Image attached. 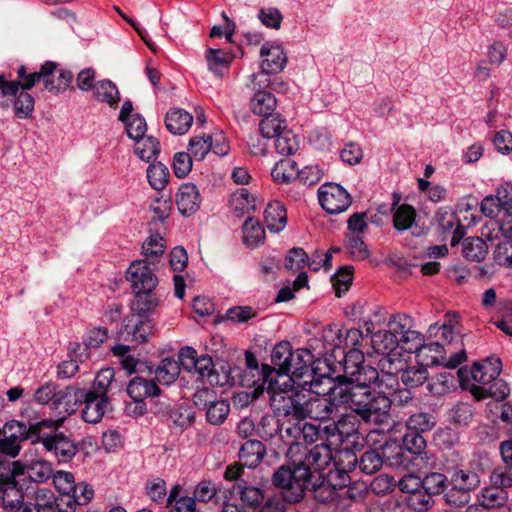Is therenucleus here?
I'll use <instances>...</instances> for the list:
<instances>
[{
	"label": "nucleus",
	"instance_id": "17",
	"mask_svg": "<svg viewBox=\"0 0 512 512\" xmlns=\"http://www.w3.org/2000/svg\"><path fill=\"white\" fill-rule=\"evenodd\" d=\"M313 355L308 349H297L292 351V356L289 358V374L292 378L299 381V385L303 386L304 380H312L320 378L317 376L314 369L311 367Z\"/></svg>",
	"mask_w": 512,
	"mask_h": 512
},
{
	"label": "nucleus",
	"instance_id": "43",
	"mask_svg": "<svg viewBox=\"0 0 512 512\" xmlns=\"http://www.w3.org/2000/svg\"><path fill=\"white\" fill-rule=\"evenodd\" d=\"M427 366H411L401 372V381L407 388H417L429 380Z\"/></svg>",
	"mask_w": 512,
	"mask_h": 512
},
{
	"label": "nucleus",
	"instance_id": "60",
	"mask_svg": "<svg viewBox=\"0 0 512 512\" xmlns=\"http://www.w3.org/2000/svg\"><path fill=\"white\" fill-rule=\"evenodd\" d=\"M364 365V355L360 349H350L344 357L343 370L341 377L351 378L357 374L360 367Z\"/></svg>",
	"mask_w": 512,
	"mask_h": 512
},
{
	"label": "nucleus",
	"instance_id": "18",
	"mask_svg": "<svg viewBox=\"0 0 512 512\" xmlns=\"http://www.w3.org/2000/svg\"><path fill=\"white\" fill-rule=\"evenodd\" d=\"M39 442L47 451H53L59 462L71 460L78 451V446L63 433L40 436Z\"/></svg>",
	"mask_w": 512,
	"mask_h": 512
},
{
	"label": "nucleus",
	"instance_id": "22",
	"mask_svg": "<svg viewBox=\"0 0 512 512\" xmlns=\"http://www.w3.org/2000/svg\"><path fill=\"white\" fill-rule=\"evenodd\" d=\"M201 196L198 188L193 183H185L180 186L176 194V205L183 216H190L200 208Z\"/></svg>",
	"mask_w": 512,
	"mask_h": 512
},
{
	"label": "nucleus",
	"instance_id": "62",
	"mask_svg": "<svg viewBox=\"0 0 512 512\" xmlns=\"http://www.w3.org/2000/svg\"><path fill=\"white\" fill-rule=\"evenodd\" d=\"M399 340V347L407 353H415L416 356L423 343V335L412 328L405 331Z\"/></svg>",
	"mask_w": 512,
	"mask_h": 512
},
{
	"label": "nucleus",
	"instance_id": "39",
	"mask_svg": "<svg viewBox=\"0 0 512 512\" xmlns=\"http://www.w3.org/2000/svg\"><path fill=\"white\" fill-rule=\"evenodd\" d=\"M242 232L243 242L247 246L256 247L263 244L265 241L264 228L252 217H248L245 220L242 226Z\"/></svg>",
	"mask_w": 512,
	"mask_h": 512
},
{
	"label": "nucleus",
	"instance_id": "25",
	"mask_svg": "<svg viewBox=\"0 0 512 512\" xmlns=\"http://www.w3.org/2000/svg\"><path fill=\"white\" fill-rule=\"evenodd\" d=\"M253 96L250 99V109L258 116H268L274 112L277 107V99L271 91L265 88L252 89Z\"/></svg>",
	"mask_w": 512,
	"mask_h": 512
},
{
	"label": "nucleus",
	"instance_id": "61",
	"mask_svg": "<svg viewBox=\"0 0 512 512\" xmlns=\"http://www.w3.org/2000/svg\"><path fill=\"white\" fill-rule=\"evenodd\" d=\"M135 309L138 316H146V314L155 311L159 305V298L153 292L135 293Z\"/></svg>",
	"mask_w": 512,
	"mask_h": 512
},
{
	"label": "nucleus",
	"instance_id": "63",
	"mask_svg": "<svg viewBox=\"0 0 512 512\" xmlns=\"http://www.w3.org/2000/svg\"><path fill=\"white\" fill-rule=\"evenodd\" d=\"M230 411V405L225 400H216L206 408L207 421L212 425L222 424Z\"/></svg>",
	"mask_w": 512,
	"mask_h": 512
},
{
	"label": "nucleus",
	"instance_id": "51",
	"mask_svg": "<svg viewBox=\"0 0 512 512\" xmlns=\"http://www.w3.org/2000/svg\"><path fill=\"white\" fill-rule=\"evenodd\" d=\"M51 479L56 491L60 494V501L64 503L74 487V475L68 471L58 470L55 472L53 471Z\"/></svg>",
	"mask_w": 512,
	"mask_h": 512
},
{
	"label": "nucleus",
	"instance_id": "6",
	"mask_svg": "<svg viewBox=\"0 0 512 512\" xmlns=\"http://www.w3.org/2000/svg\"><path fill=\"white\" fill-rule=\"evenodd\" d=\"M292 347L288 341L277 343L271 353L273 366L263 364L261 368V386L266 389L274 388L277 380L272 377L273 373L278 375H289V358L292 356Z\"/></svg>",
	"mask_w": 512,
	"mask_h": 512
},
{
	"label": "nucleus",
	"instance_id": "11",
	"mask_svg": "<svg viewBox=\"0 0 512 512\" xmlns=\"http://www.w3.org/2000/svg\"><path fill=\"white\" fill-rule=\"evenodd\" d=\"M370 399L366 400V407L360 408L357 414L366 423H373L376 426L388 424L390 419V408L392 401L381 392L373 391Z\"/></svg>",
	"mask_w": 512,
	"mask_h": 512
},
{
	"label": "nucleus",
	"instance_id": "27",
	"mask_svg": "<svg viewBox=\"0 0 512 512\" xmlns=\"http://www.w3.org/2000/svg\"><path fill=\"white\" fill-rule=\"evenodd\" d=\"M94 497V490L91 485L86 482L74 483L71 493L64 501L68 512H75L77 506L87 505Z\"/></svg>",
	"mask_w": 512,
	"mask_h": 512
},
{
	"label": "nucleus",
	"instance_id": "21",
	"mask_svg": "<svg viewBox=\"0 0 512 512\" xmlns=\"http://www.w3.org/2000/svg\"><path fill=\"white\" fill-rule=\"evenodd\" d=\"M260 55L262 58L260 73H266V75L282 71L287 63L286 54L278 45L264 44L261 47Z\"/></svg>",
	"mask_w": 512,
	"mask_h": 512
},
{
	"label": "nucleus",
	"instance_id": "35",
	"mask_svg": "<svg viewBox=\"0 0 512 512\" xmlns=\"http://www.w3.org/2000/svg\"><path fill=\"white\" fill-rule=\"evenodd\" d=\"M298 175L297 163L289 158L278 161L271 171L273 180L279 184H288L296 180Z\"/></svg>",
	"mask_w": 512,
	"mask_h": 512
},
{
	"label": "nucleus",
	"instance_id": "2",
	"mask_svg": "<svg viewBox=\"0 0 512 512\" xmlns=\"http://www.w3.org/2000/svg\"><path fill=\"white\" fill-rule=\"evenodd\" d=\"M309 385V392L306 393L305 418L316 420H328L338 411L340 404L332 395L334 381L327 375H320V378L312 377V380H304L303 387Z\"/></svg>",
	"mask_w": 512,
	"mask_h": 512
},
{
	"label": "nucleus",
	"instance_id": "34",
	"mask_svg": "<svg viewBox=\"0 0 512 512\" xmlns=\"http://www.w3.org/2000/svg\"><path fill=\"white\" fill-rule=\"evenodd\" d=\"M232 493L239 495L241 501L248 506H258L264 500L263 491L258 487L248 484L246 480L235 482Z\"/></svg>",
	"mask_w": 512,
	"mask_h": 512
},
{
	"label": "nucleus",
	"instance_id": "54",
	"mask_svg": "<svg viewBox=\"0 0 512 512\" xmlns=\"http://www.w3.org/2000/svg\"><path fill=\"white\" fill-rule=\"evenodd\" d=\"M211 147L212 136H194L189 140L188 150L193 159L201 161L211 151Z\"/></svg>",
	"mask_w": 512,
	"mask_h": 512
},
{
	"label": "nucleus",
	"instance_id": "45",
	"mask_svg": "<svg viewBox=\"0 0 512 512\" xmlns=\"http://www.w3.org/2000/svg\"><path fill=\"white\" fill-rule=\"evenodd\" d=\"M372 345L377 353L390 354L399 347V340L387 329L373 334Z\"/></svg>",
	"mask_w": 512,
	"mask_h": 512
},
{
	"label": "nucleus",
	"instance_id": "38",
	"mask_svg": "<svg viewBox=\"0 0 512 512\" xmlns=\"http://www.w3.org/2000/svg\"><path fill=\"white\" fill-rule=\"evenodd\" d=\"M230 208L240 217L255 209V200L247 189L241 188L232 193L230 197Z\"/></svg>",
	"mask_w": 512,
	"mask_h": 512
},
{
	"label": "nucleus",
	"instance_id": "58",
	"mask_svg": "<svg viewBox=\"0 0 512 512\" xmlns=\"http://www.w3.org/2000/svg\"><path fill=\"white\" fill-rule=\"evenodd\" d=\"M447 477L438 472H431L422 479V488L430 495H439L447 489Z\"/></svg>",
	"mask_w": 512,
	"mask_h": 512
},
{
	"label": "nucleus",
	"instance_id": "53",
	"mask_svg": "<svg viewBox=\"0 0 512 512\" xmlns=\"http://www.w3.org/2000/svg\"><path fill=\"white\" fill-rule=\"evenodd\" d=\"M455 387V377L450 372L439 373L428 380L427 388L434 395H443Z\"/></svg>",
	"mask_w": 512,
	"mask_h": 512
},
{
	"label": "nucleus",
	"instance_id": "9",
	"mask_svg": "<svg viewBox=\"0 0 512 512\" xmlns=\"http://www.w3.org/2000/svg\"><path fill=\"white\" fill-rule=\"evenodd\" d=\"M318 199L322 208L329 214H339L352 203L350 194L339 184L325 183L318 189Z\"/></svg>",
	"mask_w": 512,
	"mask_h": 512
},
{
	"label": "nucleus",
	"instance_id": "4",
	"mask_svg": "<svg viewBox=\"0 0 512 512\" xmlns=\"http://www.w3.org/2000/svg\"><path fill=\"white\" fill-rule=\"evenodd\" d=\"M270 394V405L275 414L294 420L305 419L306 393L299 390H282L278 384L266 389Z\"/></svg>",
	"mask_w": 512,
	"mask_h": 512
},
{
	"label": "nucleus",
	"instance_id": "7",
	"mask_svg": "<svg viewBox=\"0 0 512 512\" xmlns=\"http://www.w3.org/2000/svg\"><path fill=\"white\" fill-rule=\"evenodd\" d=\"M20 481L22 479L14 472L0 478V499L2 508L7 512H26L27 502L24 501L25 492Z\"/></svg>",
	"mask_w": 512,
	"mask_h": 512
},
{
	"label": "nucleus",
	"instance_id": "24",
	"mask_svg": "<svg viewBox=\"0 0 512 512\" xmlns=\"http://www.w3.org/2000/svg\"><path fill=\"white\" fill-rule=\"evenodd\" d=\"M500 358L489 357L481 363H474L471 375L474 381L486 385L495 380L501 373Z\"/></svg>",
	"mask_w": 512,
	"mask_h": 512
},
{
	"label": "nucleus",
	"instance_id": "48",
	"mask_svg": "<svg viewBox=\"0 0 512 512\" xmlns=\"http://www.w3.org/2000/svg\"><path fill=\"white\" fill-rule=\"evenodd\" d=\"M507 501L506 491L497 485L486 487L482 490L480 504L485 508H496L503 506Z\"/></svg>",
	"mask_w": 512,
	"mask_h": 512
},
{
	"label": "nucleus",
	"instance_id": "42",
	"mask_svg": "<svg viewBox=\"0 0 512 512\" xmlns=\"http://www.w3.org/2000/svg\"><path fill=\"white\" fill-rule=\"evenodd\" d=\"M134 152L140 159L150 162L158 156L160 142L152 136L140 138L135 142Z\"/></svg>",
	"mask_w": 512,
	"mask_h": 512
},
{
	"label": "nucleus",
	"instance_id": "37",
	"mask_svg": "<svg viewBox=\"0 0 512 512\" xmlns=\"http://www.w3.org/2000/svg\"><path fill=\"white\" fill-rule=\"evenodd\" d=\"M180 374V364L173 358L161 360L155 370V379L159 384L171 385Z\"/></svg>",
	"mask_w": 512,
	"mask_h": 512
},
{
	"label": "nucleus",
	"instance_id": "5",
	"mask_svg": "<svg viewBox=\"0 0 512 512\" xmlns=\"http://www.w3.org/2000/svg\"><path fill=\"white\" fill-rule=\"evenodd\" d=\"M373 391L370 387L356 383L346 377L337 376L332 387V395L338 400L340 406H345L355 411L367 405Z\"/></svg>",
	"mask_w": 512,
	"mask_h": 512
},
{
	"label": "nucleus",
	"instance_id": "19",
	"mask_svg": "<svg viewBox=\"0 0 512 512\" xmlns=\"http://www.w3.org/2000/svg\"><path fill=\"white\" fill-rule=\"evenodd\" d=\"M83 389L67 386L57 389L56 397L53 401V411H56L64 419L67 415L73 414L78 405L82 403Z\"/></svg>",
	"mask_w": 512,
	"mask_h": 512
},
{
	"label": "nucleus",
	"instance_id": "23",
	"mask_svg": "<svg viewBox=\"0 0 512 512\" xmlns=\"http://www.w3.org/2000/svg\"><path fill=\"white\" fill-rule=\"evenodd\" d=\"M383 463L391 467H395L401 470H409L412 468V461L409 455L406 454L404 448L396 440L385 441L381 445L380 452Z\"/></svg>",
	"mask_w": 512,
	"mask_h": 512
},
{
	"label": "nucleus",
	"instance_id": "16",
	"mask_svg": "<svg viewBox=\"0 0 512 512\" xmlns=\"http://www.w3.org/2000/svg\"><path fill=\"white\" fill-rule=\"evenodd\" d=\"M57 69V63L53 61H46L41 65L39 71L28 72L25 66H20L17 69V77L19 88L22 90H30L34 85L42 81L47 90L52 88V77Z\"/></svg>",
	"mask_w": 512,
	"mask_h": 512
},
{
	"label": "nucleus",
	"instance_id": "36",
	"mask_svg": "<svg viewBox=\"0 0 512 512\" xmlns=\"http://www.w3.org/2000/svg\"><path fill=\"white\" fill-rule=\"evenodd\" d=\"M93 94L96 100L107 103L110 107H117L120 93L117 86L110 80H100L95 83Z\"/></svg>",
	"mask_w": 512,
	"mask_h": 512
},
{
	"label": "nucleus",
	"instance_id": "8",
	"mask_svg": "<svg viewBox=\"0 0 512 512\" xmlns=\"http://www.w3.org/2000/svg\"><path fill=\"white\" fill-rule=\"evenodd\" d=\"M58 421L49 419L27 425L24 422L11 420L5 423L2 434L20 445L21 442L31 439L33 443L39 442L43 427H54Z\"/></svg>",
	"mask_w": 512,
	"mask_h": 512
},
{
	"label": "nucleus",
	"instance_id": "57",
	"mask_svg": "<svg viewBox=\"0 0 512 512\" xmlns=\"http://www.w3.org/2000/svg\"><path fill=\"white\" fill-rule=\"evenodd\" d=\"M383 459L380 452L376 449H370L364 452L359 460L360 470L368 475L379 471L383 465Z\"/></svg>",
	"mask_w": 512,
	"mask_h": 512
},
{
	"label": "nucleus",
	"instance_id": "64",
	"mask_svg": "<svg viewBox=\"0 0 512 512\" xmlns=\"http://www.w3.org/2000/svg\"><path fill=\"white\" fill-rule=\"evenodd\" d=\"M493 259L500 266L512 268V240L498 243L493 251Z\"/></svg>",
	"mask_w": 512,
	"mask_h": 512
},
{
	"label": "nucleus",
	"instance_id": "41",
	"mask_svg": "<svg viewBox=\"0 0 512 512\" xmlns=\"http://www.w3.org/2000/svg\"><path fill=\"white\" fill-rule=\"evenodd\" d=\"M488 252L486 242L480 237H468L463 240L462 254L470 261H482Z\"/></svg>",
	"mask_w": 512,
	"mask_h": 512
},
{
	"label": "nucleus",
	"instance_id": "55",
	"mask_svg": "<svg viewBox=\"0 0 512 512\" xmlns=\"http://www.w3.org/2000/svg\"><path fill=\"white\" fill-rule=\"evenodd\" d=\"M251 85L252 89L258 88H271V90L278 93H286L288 90V85L281 78H274L271 80L269 75L266 73H254L252 74Z\"/></svg>",
	"mask_w": 512,
	"mask_h": 512
},
{
	"label": "nucleus",
	"instance_id": "12",
	"mask_svg": "<svg viewBox=\"0 0 512 512\" xmlns=\"http://www.w3.org/2000/svg\"><path fill=\"white\" fill-rule=\"evenodd\" d=\"M370 399L366 400V407L360 408L357 414L366 423H373L376 426L388 424L390 419V408L392 401L381 392L373 391Z\"/></svg>",
	"mask_w": 512,
	"mask_h": 512
},
{
	"label": "nucleus",
	"instance_id": "14",
	"mask_svg": "<svg viewBox=\"0 0 512 512\" xmlns=\"http://www.w3.org/2000/svg\"><path fill=\"white\" fill-rule=\"evenodd\" d=\"M154 324L146 316H132L124 321L119 337L128 342L145 343L153 334Z\"/></svg>",
	"mask_w": 512,
	"mask_h": 512
},
{
	"label": "nucleus",
	"instance_id": "56",
	"mask_svg": "<svg viewBox=\"0 0 512 512\" xmlns=\"http://www.w3.org/2000/svg\"><path fill=\"white\" fill-rule=\"evenodd\" d=\"M15 96L16 99L13 103L15 115L20 119L29 118L34 110V97L26 90L17 92Z\"/></svg>",
	"mask_w": 512,
	"mask_h": 512
},
{
	"label": "nucleus",
	"instance_id": "44",
	"mask_svg": "<svg viewBox=\"0 0 512 512\" xmlns=\"http://www.w3.org/2000/svg\"><path fill=\"white\" fill-rule=\"evenodd\" d=\"M170 178L168 168L161 162L150 164L147 168V179L150 186L157 191L166 188Z\"/></svg>",
	"mask_w": 512,
	"mask_h": 512
},
{
	"label": "nucleus",
	"instance_id": "15",
	"mask_svg": "<svg viewBox=\"0 0 512 512\" xmlns=\"http://www.w3.org/2000/svg\"><path fill=\"white\" fill-rule=\"evenodd\" d=\"M422 433L408 431L402 438V447L412 461V468L416 470L426 469L429 466L430 457L424 451L426 440Z\"/></svg>",
	"mask_w": 512,
	"mask_h": 512
},
{
	"label": "nucleus",
	"instance_id": "20",
	"mask_svg": "<svg viewBox=\"0 0 512 512\" xmlns=\"http://www.w3.org/2000/svg\"><path fill=\"white\" fill-rule=\"evenodd\" d=\"M82 403L84 404L83 420L93 424L102 419L110 406L107 396H98L94 392H87L86 390L82 393Z\"/></svg>",
	"mask_w": 512,
	"mask_h": 512
},
{
	"label": "nucleus",
	"instance_id": "32",
	"mask_svg": "<svg viewBox=\"0 0 512 512\" xmlns=\"http://www.w3.org/2000/svg\"><path fill=\"white\" fill-rule=\"evenodd\" d=\"M394 198L393 226L398 231H405L409 229L415 221L416 210L408 204L398 205L400 197L396 196V194L394 195Z\"/></svg>",
	"mask_w": 512,
	"mask_h": 512
},
{
	"label": "nucleus",
	"instance_id": "52",
	"mask_svg": "<svg viewBox=\"0 0 512 512\" xmlns=\"http://www.w3.org/2000/svg\"><path fill=\"white\" fill-rule=\"evenodd\" d=\"M275 149L281 155H293L299 149V141L291 130L285 129L275 138Z\"/></svg>",
	"mask_w": 512,
	"mask_h": 512
},
{
	"label": "nucleus",
	"instance_id": "49",
	"mask_svg": "<svg viewBox=\"0 0 512 512\" xmlns=\"http://www.w3.org/2000/svg\"><path fill=\"white\" fill-rule=\"evenodd\" d=\"M471 391L478 400L483 399L487 394L496 400H503L509 395L510 388L505 381L496 378L487 391L485 388L477 386H474Z\"/></svg>",
	"mask_w": 512,
	"mask_h": 512
},
{
	"label": "nucleus",
	"instance_id": "46",
	"mask_svg": "<svg viewBox=\"0 0 512 512\" xmlns=\"http://www.w3.org/2000/svg\"><path fill=\"white\" fill-rule=\"evenodd\" d=\"M443 352L444 347L438 342L422 343L417 358L426 366L441 365L444 360Z\"/></svg>",
	"mask_w": 512,
	"mask_h": 512
},
{
	"label": "nucleus",
	"instance_id": "30",
	"mask_svg": "<svg viewBox=\"0 0 512 512\" xmlns=\"http://www.w3.org/2000/svg\"><path fill=\"white\" fill-rule=\"evenodd\" d=\"M57 499L54 493L48 488H37L34 492V502H27L26 512H54Z\"/></svg>",
	"mask_w": 512,
	"mask_h": 512
},
{
	"label": "nucleus",
	"instance_id": "10",
	"mask_svg": "<svg viewBox=\"0 0 512 512\" xmlns=\"http://www.w3.org/2000/svg\"><path fill=\"white\" fill-rule=\"evenodd\" d=\"M13 471L14 475H18L22 481L27 478L31 483L43 484L51 479L54 470L51 462L35 458L13 461Z\"/></svg>",
	"mask_w": 512,
	"mask_h": 512
},
{
	"label": "nucleus",
	"instance_id": "59",
	"mask_svg": "<svg viewBox=\"0 0 512 512\" xmlns=\"http://www.w3.org/2000/svg\"><path fill=\"white\" fill-rule=\"evenodd\" d=\"M479 483L480 480L476 473L464 470L455 471L449 482L450 485L456 486V488H465L468 493L474 490Z\"/></svg>",
	"mask_w": 512,
	"mask_h": 512
},
{
	"label": "nucleus",
	"instance_id": "31",
	"mask_svg": "<svg viewBox=\"0 0 512 512\" xmlns=\"http://www.w3.org/2000/svg\"><path fill=\"white\" fill-rule=\"evenodd\" d=\"M193 116L183 109H173L166 114V128L175 135L185 134L191 127Z\"/></svg>",
	"mask_w": 512,
	"mask_h": 512
},
{
	"label": "nucleus",
	"instance_id": "29",
	"mask_svg": "<svg viewBox=\"0 0 512 512\" xmlns=\"http://www.w3.org/2000/svg\"><path fill=\"white\" fill-rule=\"evenodd\" d=\"M127 393L132 400H145L147 397L159 395L160 389L154 381L137 376L129 381Z\"/></svg>",
	"mask_w": 512,
	"mask_h": 512
},
{
	"label": "nucleus",
	"instance_id": "26",
	"mask_svg": "<svg viewBox=\"0 0 512 512\" xmlns=\"http://www.w3.org/2000/svg\"><path fill=\"white\" fill-rule=\"evenodd\" d=\"M266 227L274 233H279L287 225V213L285 206L280 201L270 202L264 211Z\"/></svg>",
	"mask_w": 512,
	"mask_h": 512
},
{
	"label": "nucleus",
	"instance_id": "50",
	"mask_svg": "<svg viewBox=\"0 0 512 512\" xmlns=\"http://www.w3.org/2000/svg\"><path fill=\"white\" fill-rule=\"evenodd\" d=\"M165 251V240L159 235H151L142 245V252L147 263L154 264L158 257L162 256Z\"/></svg>",
	"mask_w": 512,
	"mask_h": 512
},
{
	"label": "nucleus",
	"instance_id": "3",
	"mask_svg": "<svg viewBox=\"0 0 512 512\" xmlns=\"http://www.w3.org/2000/svg\"><path fill=\"white\" fill-rule=\"evenodd\" d=\"M179 359L186 370L195 369L199 377L212 386L223 387L230 382V370L228 368L222 366L221 371L216 370L209 355L198 356L197 351L190 346L181 348Z\"/></svg>",
	"mask_w": 512,
	"mask_h": 512
},
{
	"label": "nucleus",
	"instance_id": "13",
	"mask_svg": "<svg viewBox=\"0 0 512 512\" xmlns=\"http://www.w3.org/2000/svg\"><path fill=\"white\" fill-rule=\"evenodd\" d=\"M151 264L147 259L136 260L131 263L127 271V279L131 282L134 293L153 292L158 284Z\"/></svg>",
	"mask_w": 512,
	"mask_h": 512
},
{
	"label": "nucleus",
	"instance_id": "33",
	"mask_svg": "<svg viewBox=\"0 0 512 512\" xmlns=\"http://www.w3.org/2000/svg\"><path fill=\"white\" fill-rule=\"evenodd\" d=\"M337 430L338 427L336 424L325 426V428L321 430L318 426L310 423H304L301 429V434L303 440L306 443L312 444L318 440H321L322 442H328L330 441V437L337 438V440H339L340 436L336 434Z\"/></svg>",
	"mask_w": 512,
	"mask_h": 512
},
{
	"label": "nucleus",
	"instance_id": "1",
	"mask_svg": "<svg viewBox=\"0 0 512 512\" xmlns=\"http://www.w3.org/2000/svg\"><path fill=\"white\" fill-rule=\"evenodd\" d=\"M333 442H321L308 449L299 444L290 448L293 452L301 454V458L294 459L292 466H281L273 475V484L283 489V497L290 504L300 502L305 491L315 487L312 482L314 473L327 468L332 459Z\"/></svg>",
	"mask_w": 512,
	"mask_h": 512
},
{
	"label": "nucleus",
	"instance_id": "40",
	"mask_svg": "<svg viewBox=\"0 0 512 512\" xmlns=\"http://www.w3.org/2000/svg\"><path fill=\"white\" fill-rule=\"evenodd\" d=\"M287 129V123L279 114H268L259 123V131L264 138H276Z\"/></svg>",
	"mask_w": 512,
	"mask_h": 512
},
{
	"label": "nucleus",
	"instance_id": "47",
	"mask_svg": "<svg viewBox=\"0 0 512 512\" xmlns=\"http://www.w3.org/2000/svg\"><path fill=\"white\" fill-rule=\"evenodd\" d=\"M436 425V418L433 414L428 412H417L410 415L406 420V427L408 431H415L424 433L430 431Z\"/></svg>",
	"mask_w": 512,
	"mask_h": 512
},
{
	"label": "nucleus",
	"instance_id": "28",
	"mask_svg": "<svg viewBox=\"0 0 512 512\" xmlns=\"http://www.w3.org/2000/svg\"><path fill=\"white\" fill-rule=\"evenodd\" d=\"M266 454V448L261 441L248 440L240 448L239 458L249 468L260 464Z\"/></svg>",
	"mask_w": 512,
	"mask_h": 512
}]
</instances>
